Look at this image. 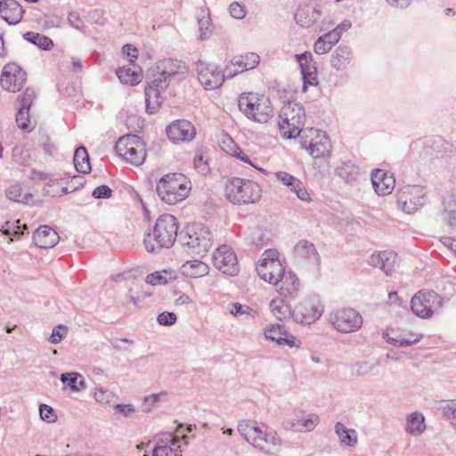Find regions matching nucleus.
I'll list each match as a JSON object with an SVG mask.
<instances>
[{
	"mask_svg": "<svg viewBox=\"0 0 456 456\" xmlns=\"http://www.w3.org/2000/svg\"><path fill=\"white\" fill-rule=\"evenodd\" d=\"M238 432L248 443L265 454L277 455L281 451V440L277 433L268 427H260L256 421H240Z\"/></svg>",
	"mask_w": 456,
	"mask_h": 456,
	"instance_id": "obj_1",
	"label": "nucleus"
},
{
	"mask_svg": "<svg viewBox=\"0 0 456 456\" xmlns=\"http://www.w3.org/2000/svg\"><path fill=\"white\" fill-rule=\"evenodd\" d=\"M178 235L176 218L164 214L159 216L153 229L145 234L143 244L148 252L159 254L163 248H170Z\"/></svg>",
	"mask_w": 456,
	"mask_h": 456,
	"instance_id": "obj_2",
	"label": "nucleus"
},
{
	"mask_svg": "<svg viewBox=\"0 0 456 456\" xmlns=\"http://www.w3.org/2000/svg\"><path fill=\"white\" fill-rule=\"evenodd\" d=\"M211 240L208 227L200 223L186 225L178 235V243L191 256H203L211 247Z\"/></svg>",
	"mask_w": 456,
	"mask_h": 456,
	"instance_id": "obj_3",
	"label": "nucleus"
},
{
	"mask_svg": "<svg viewBox=\"0 0 456 456\" xmlns=\"http://www.w3.org/2000/svg\"><path fill=\"white\" fill-rule=\"evenodd\" d=\"M279 129L281 134L287 139H292L299 136L304 138L305 130L303 126L305 119L304 107L296 102L285 103L279 114Z\"/></svg>",
	"mask_w": 456,
	"mask_h": 456,
	"instance_id": "obj_4",
	"label": "nucleus"
},
{
	"mask_svg": "<svg viewBox=\"0 0 456 456\" xmlns=\"http://www.w3.org/2000/svg\"><path fill=\"white\" fill-rule=\"evenodd\" d=\"M240 110L250 120L266 123L273 116L269 97L256 93H242L238 99Z\"/></svg>",
	"mask_w": 456,
	"mask_h": 456,
	"instance_id": "obj_5",
	"label": "nucleus"
},
{
	"mask_svg": "<svg viewBox=\"0 0 456 456\" xmlns=\"http://www.w3.org/2000/svg\"><path fill=\"white\" fill-rule=\"evenodd\" d=\"M225 193L232 204H249L260 199L261 188L251 180L232 177L226 182Z\"/></svg>",
	"mask_w": 456,
	"mask_h": 456,
	"instance_id": "obj_6",
	"label": "nucleus"
},
{
	"mask_svg": "<svg viewBox=\"0 0 456 456\" xmlns=\"http://www.w3.org/2000/svg\"><path fill=\"white\" fill-rule=\"evenodd\" d=\"M183 178L181 174L171 173L159 179L157 192L164 202L175 205L187 197L188 189L183 183Z\"/></svg>",
	"mask_w": 456,
	"mask_h": 456,
	"instance_id": "obj_7",
	"label": "nucleus"
},
{
	"mask_svg": "<svg viewBox=\"0 0 456 456\" xmlns=\"http://www.w3.org/2000/svg\"><path fill=\"white\" fill-rule=\"evenodd\" d=\"M115 151L126 162L134 166L142 165L146 159L145 143L136 134L121 136L115 144Z\"/></svg>",
	"mask_w": 456,
	"mask_h": 456,
	"instance_id": "obj_8",
	"label": "nucleus"
},
{
	"mask_svg": "<svg viewBox=\"0 0 456 456\" xmlns=\"http://www.w3.org/2000/svg\"><path fill=\"white\" fill-rule=\"evenodd\" d=\"M428 202L426 187L414 184L405 185L397 191L398 207L407 214H413Z\"/></svg>",
	"mask_w": 456,
	"mask_h": 456,
	"instance_id": "obj_9",
	"label": "nucleus"
},
{
	"mask_svg": "<svg viewBox=\"0 0 456 456\" xmlns=\"http://www.w3.org/2000/svg\"><path fill=\"white\" fill-rule=\"evenodd\" d=\"M441 306V297L434 290L427 292L420 290L411 300L412 313L420 318H430Z\"/></svg>",
	"mask_w": 456,
	"mask_h": 456,
	"instance_id": "obj_10",
	"label": "nucleus"
},
{
	"mask_svg": "<svg viewBox=\"0 0 456 456\" xmlns=\"http://www.w3.org/2000/svg\"><path fill=\"white\" fill-rule=\"evenodd\" d=\"M214 266L224 274L235 276L240 272L235 253L228 245H222L213 254Z\"/></svg>",
	"mask_w": 456,
	"mask_h": 456,
	"instance_id": "obj_11",
	"label": "nucleus"
},
{
	"mask_svg": "<svg viewBox=\"0 0 456 456\" xmlns=\"http://www.w3.org/2000/svg\"><path fill=\"white\" fill-rule=\"evenodd\" d=\"M330 322L334 328L343 333L354 332L362 325V315L352 308H345L330 315Z\"/></svg>",
	"mask_w": 456,
	"mask_h": 456,
	"instance_id": "obj_12",
	"label": "nucleus"
},
{
	"mask_svg": "<svg viewBox=\"0 0 456 456\" xmlns=\"http://www.w3.org/2000/svg\"><path fill=\"white\" fill-rule=\"evenodd\" d=\"M196 72L200 84L208 90L220 87L226 77L222 70H218L215 64L203 61L196 62Z\"/></svg>",
	"mask_w": 456,
	"mask_h": 456,
	"instance_id": "obj_13",
	"label": "nucleus"
},
{
	"mask_svg": "<svg viewBox=\"0 0 456 456\" xmlns=\"http://www.w3.org/2000/svg\"><path fill=\"white\" fill-rule=\"evenodd\" d=\"M323 307L318 301L305 298L300 301L292 311V318L297 323L310 324L320 318Z\"/></svg>",
	"mask_w": 456,
	"mask_h": 456,
	"instance_id": "obj_14",
	"label": "nucleus"
},
{
	"mask_svg": "<svg viewBox=\"0 0 456 456\" xmlns=\"http://www.w3.org/2000/svg\"><path fill=\"white\" fill-rule=\"evenodd\" d=\"M27 73L16 63L6 64L1 74L0 83L4 90L17 92L25 85Z\"/></svg>",
	"mask_w": 456,
	"mask_h": 456,
	"instance_id": "obj_15",
	"label": "nucleus"
},
{
	"mask_svg": "<svg viewBox=\"0 0 456 456\" xmlns=\"http://www.w3.org/2000/svg\"><path fill=\"white\" fill-rule=\"evenodd\" d=\"M195 134L194 126L185 119L175 120L167 127V135L174 143L190 142Z\"/></svg>",
	"mask_w": 456,
	"mask_h": 456,
	"instance_id": "obj_16",
	"label": "nucleus"
},
{
	"mask_svg": "<svg viewBox=\"0 0 456 456\" xmlns=\"http://www.w3.org/2000/svg\"><path fill=\"white\" fill-rule=\"evenodd\" d=\"M299 66L304 81L303 90H306L307 86H317V69L313 63V55L309 52H305L295 55Z\"/></svg>",
	"mask_w": 456,
	"mask_h": 456,
	"instance_id": "obj_17",
	"label": "nucleus"
},
{
	"mask_svg": "<svg viewBox=\"0 0 456 456\" xmlns=\"http://www.w3.org/2000/svg\"><path fill=\"white\" fill-rule=\"evenodd\" d=\"M294 257L298 264L309 263L313 265L320 264V256L314 243L306 240H299L294 247Z\"/></svg>",
	"mask_w": 456,
	"mask_h": 456,
	"instance_id": "obj_18",
	"label": "nucleus"
},
{
	"mask_svg": "<svg viewBox=\"0 0 456 456\" xmlns=\"http://www.w3.org/2000/svg\"><path fill=\"white\" fill-rule=\"evenodd\" d=\"M371 183L379 195H388L395 188V179L391 173L382 169H375L371 173Z\"/></svg>",
	"mask_w": 456,
	"mask_h": 456,
	"instance_id": "obj_19",
	"label": "nucleus"
},
{
	"mask_svg": "<svg viewBox=\"0 0 456 456\" xmlns=\"http://www.w3.org/2000/svg\"><path fill=\"white\" fill-rule=\"evenodd\" d=\"M258 276L265 281L275 285L285 273V268L280 261L265 262L256 266Z\"/></svg>",
	"mask_w": 456,
	"mask_h": 456,
	"instance_id": "obj_20",
	"label": "nucleus"
},
{
	"mask_svg": "<svg viewBox=\"0 0 456 456\" xmlns=\"http://www.w3.org/2000/svg\"><path fill=\"white\" fill-rule=\"evenodd\" d=\"M275 286L281 297L287 299H294L298 295L300 281L295 273H284Z\"/></svg>",
	"mask_w": 456,
	"mask_h": 456,
	"instance_id": "obj_21",
	"label": "nucleus"
},
{
	"mask_svg": "<svg viewBox=\"0 0 456 456\" xmlns=\"http://www.w3.org/2000/svg\"><path fill=\"white\" fill-rule=\"evenodd\" d=\"M60 240L58 232L48 225H41L33 233V241L40 248H52Z\"/></svg>",
	"mask_w": 456,
	"mask_h": 456,
	"instance_id": "obj_22",
	"label": "nucleus"
},
{
	"mask_svg": "<svg viewBox=\"0 0 456 456\" xmlns=\"http://www.w3.org/2000/svg\"><path fill=\"white\" fill-rule=\"evenodd\" d=\"M157 69L160 76L167 77L170 81L175 76L185 74L188 70L184 62L171 58L159 61Z\"/></svg>",
	"mask_w": 456,
	"mask_h": 456,
	"instance_id": "obj_23",
	"label": "nucleus"
},
{
	"mask_svg": "<svg viewBox=\"0 0 456 456\" xmlns=\"http://www.w3.org/2000/svg\"><path fill=\"white\" fill-rule=\"evenodd\" d=\"M21 5L15 0H0V13L9 24H17L23 15Z\"/></svg>",
	"mask_w": 456,
	"mask_h": 456,
	"instance_id": "obj_24",
	"label": "nucleus"
},
{
	"mask_svg": "<svg viewBox=\"0 0 456 456\" xmlns=\"http://www.w3.org/2000/svg\"><path fill=\"white\" fill-rule=\"evenodd\" d=\"M259 63V56L255 53H248L245 55L234 56L232 60V65L238 69L234 72H229L226 76L232 77L234 74L254 69Z\"/></svg>",
	"mask_w": 456,
	"mask_h": 456,
	"instance_id": "obj_25",
	"label": "nucleus"
},
{
	"mask_svg": "<svg viewBox=\"0 0 456 456\" xmlns=\"http://www.w3.org/2000/svg\"><path fill=\"white\" fill-rule=\"evenodd\" d=\"M321 17V11L310 5L300 6L295 13L297 23L303 28H309Z\"/></svg>",
	"mask_w": 456,
	"mask_h": 456,
	"instance_id": "obj_26",
	"label": "nucleus"
},
{
	"mask_svg": "<svg viewBox=\"0 0 456 456\" xmlns=\"http://www.w3.org/2000/svg\"><path fill=\"white\" fill-rule=\"evenodd\" d=\"M396 254L393 251H382L378 254H372L370 256V265L379 267L389 274L395 264Z\"/></svg>",
	"mask_w": 456,
	"mask_h": 456,
	"instance_id": "obj_27",
	"label": "nucleus"
},
{
	"mask_svg": "<svg viewBox=\"0 0 456 456\" xmlns=\"http://www.w3.org/2000/svg\"><path fill=\"white\" fill-rule=\"evenodd\" d=\"M336 174L346 183L353 184L360 176V168L351 161L342 163L338 167Z\"/></svg>",
	"mask_w": 456,
	"mask_h": 456,
	"instance_id": "obj_28",
	"label": "nucleus"
},
{
	"mask_svg": "<svg viewBox=\"0 0 456 456\" xmlns=\"http://www.w3.org/2000/svg\"><path fill=\"white\" fill-rule=\"evenodd\" d=\"M351 50L348 46H338L331 55L330 63L337 70L345 69L350 61Z\"/></svg>",
	"mask_w": 456,
	"mask_h": 456,
	"instance_id": "obj_29",
	"label": "nucleus"
},
{
	"mask_svg": "<svg viewBox=\"0 0 456 456\" xmlns=\"http://www.w3.org/2000/svg\"><path fill=\"white\" fill-rule=\"evenodd\" d=\"M182 272L187 277L198 278L208 273V266L200 260L187 261L182 265Z\"/></svg>",
	"mask_w": 456,
	"mask_h": 456,
	"instance_id": "obj_30",
	"label": "nucleus"
},
{
	"mask_svg": "<svg viewBox=\"0 0 456 456\" xmlns=\"http://www.w3.org/2000/svg\"><path fill=\"white\" fill-rule=\"evenodd\" d=\"M73 162L77 172L87 174L91 171L89 155L84 146H80L75 151Z\"/></svg>",
	"mask_w": 456,
	"mask_h": 456,
	"instance_id": "obj_31",
	"label": "nucleus"
},
{
	"mask_svg": "<svg viewBox=\"0 0 456 456\" xmlns=\"http://www.w3.org/2000/svg\"><path fill=\"white\" fill-rule=\"evenodd\" d=\"M443 218L450 228L456 227V197L450 195L444 200Z\"/></svg>",
	"mask_w": 456,
	"mask_h": 456,
	"instance_id": "obj_32",
	"label": "nucleus"
},
{
	"mask_svg": "<svg viewBox=\"0 0 456 456\" xmlns=\"http://www.w3.org/2000/svg\"><path fill=\"white\" fill-rule=\"evenodd\" d=\"M300 139L302 147L306 149L309 154L314 159L324 157L325 154L329 152V142L327 140L325 142L322 140L314 142V140H312L309 144H307L306 140L304 141V138Z\"/></svg>",
	"mask_w": 456,
	"mask_h": 456,
	"instance_id": "obj_33",
	"label": "nucleus"
},
{
	"mask_svg": "<svg viewBox=\"0 0 456 456\" xmlns=\"http://www.w3.org/2000/svg\"><path fill=\"white\" fill-rule=\"evenodd\" d=\"M145 103L146 111L149 114L156 113L162 103L160 91H159V89H153V87H145Z\"/></svg>",
	"mask_w": 456,
	"mask_h": 456,
	"instance_id": "obj_34",
	"label": "nucleus"
},
{
	"mask_svg": "<svg viewBox=\"0 0 456 456\" xmlns=\"http://www.w3.org/2000/svg\"><path fill=\"white\" fill-rule=\"evenodd\" d=\"M61 381L75 392H79L86 388L85 379L77 372L62 373L61 375Z\"/></svg>",
	"mask_w": 456,
	"mask_h": 456,
	"instance_id": "obj_35",
	"label": "nucleus"
},
{
	"mask_svg": "<svg viewBox=\"0 0 456 456\" xmlns=\"http://www.w3.org/2000/svg\"><path fill=\"white\" fill-rule=\"evenodd\" d=\"M335 432L339 436L341 444L353 447L357 443V433L354 429L346 428L341 422L335 425Z\"/></svg>",
	"mask_w": 456,
	"mask_h": 456,
	"instance_id": "obj_36",
	"label": "nucleus"
},
{
	"mask_svg": "<svg viewBox=\"0 0 456 456\" xmlns=\"http://www.w3.org/2000/svg\"><path fill=\"white\" fill-rule=\"evenodd\" d=\"M425 418L421 413L413 412L407 419L406 431L411 435L419 436L425 430Z\"/></svg>",
	"mask_w": 456,
	"mask_h": 456,
	"instance_id": "obj_37",
	"label": "nucleus"
},
{
	"mask_svg": "<svg viewBox=\"0 0 456 456\" xmlns=\"http://www.w3.org/2000/svg\"><path fill=\"white\" fill-rule=\"evenodd\" d=\"M270 310L273 315L280 321L286 319L288 316H292V311L289 304L283 299H273L270 302Z\"/></svg>",
	"mask_w": 456,
	"mask_h": 456,
	"instance_id": "obj_38",
	"label": "nucleus"
},
{
	"mask_svg": "<svg viewBox=\"0 0 456 456\" xmlns=\"http://www.w3.org/2000/svg\"><path fill=\"white\" fill-rule=\"evenodd\" d=\"M116 74L122 84L134 86L141 82V74L135 69L127 67L118 68Z\"/></svg>",
	"mask_w": 456,
	"mask_h": 456,
	"instance_id": "obj_39",
	"label": "nucleus"
},
{
	"mask_svg": "<svg viewBox=\"0 0 456 456\" xmlns=\"http://www.w3.org/2000/svg\"><path fill=\"white\" fill-rule=\"evenodd\" d=\"M6 197L12 201L29 204L33 195L29 192H23L21 186L19 183L11 185L5 191Z\"/></svg>",
	"mask_w": 456,
	"mask_h": 456,
	"instance_id": "obj_40",
	"label": "nucleus"
},
{
	"mask_svg": "<svg viewBox=\"0 0 456 456\" xmlns=\"http://www.w3.org/2000/svg\"><path fill=\"white\" fill-rule=\"evenodd\" d=\"M23 37L42 50H50L53 47V40L39 33L28 31L23 35Z\"/></svg>",
	"mask_w": 456,
	"mask_h": 456,
	"instance_id": "obj_41",
	"label": "nucleus"
},
{
	"mask_svg": "<svg viewBox=\"0 0 456 456\" xmlns=\"http://www.w3.org/2000/svg\"><path fill=\"white\" fill-rule=\"evenodd\" d=\"M1 232L6 236L20 237L28 232V226L25 224H21L20 220L7 221L2 226Z\"/></svg>",
	"mask_w": 456,
	"mask_h": 456,
	"instance_id": "obj_42",
	"label": "nucleus"
},
{
	"mask_svg": "<svg viewBox=\"0 0 456 456\" xmlns=\"http://www.w3.org/2000/svg\"><path fill=\"white\" fill-rule=\"evenodd\" d=\"M180 445L176 447H171L167 444H156L152 450V456H179Z\"/></svg>",
	"mask_w": 456,
	"mask_h": 456,
	"instance_id": "obj_43",
	"label": "nucleus"
},
{
	"mask_svg": "<svg viewBox=\"0 0 456 456\" xmlns=\"http://www.w3.org/2000/svg\"><path fill=\"white\" fill-rule=\"evenodd\" d=\"M36 97V93L31 88H27L25 92L18 96L19 110H30L31 104Z\"/></svg>",
	"mask_w": 456,
	"mask_h": 456,
	"instance_id": "obj_44",
	"label": "nucleus"
},
{
	"mask_svg": "<svg viewBox=\"0 0 456 456\" xmlns=\"http://www.w3.org/2000/svg\"><path fill=\"white\" fill-rule=\"evenodd\" d=\"M199 32H200V38L201 40L207 39L211 35V18L209 13L204 14L201 17H199Z\"/></svg>",
	"mask_w": 456,
	"mask_h": 456,
	"instance_id": "obj_45",
	"label": "nucleus"
},
{
	"mask_svg": "<svg viewBox=\"0 0 456 456\" xmlns=\"http://www.w3.org/2000/svg\"><path fill=\"white\" fill-rule=\"evenodd\" d=\"M285 330H286L284 327L280 324L272 325L270 328L265 329V336L267 339L275 341L277 344H279V337H282Z\"/></svg>",
	"mask_w": 456,
	"mask_h": 456,
	"instance_id": "obj_46",
	"label": "nucleus"
},
{
	"mask_svg": "<svg viewBox=\"0 0 456 456\" xmlns=\"http://www.w3.org/2000/svg\"><path fill=\"white\" fill-rule=\"evenodd\" d=\"M16 122L18 126L26 132L30 131L29 124H30V118H29V110H19L16 114Z\"/></svg>",
	"mask_w": 456,
	"mask_h": 456,
	"instance_id": "obj_47",
	"label": "nucleus"
},
{
	"mask_svg": "<svg viewBox=\"0 0 456 456\" xmlns=\"http://www.w3.org/2000/svg\"><path fill=\"white\" fill-rule=\"evenodd\" d=\"M375 364L369 365L367 362H356L351 366V373L353 376L367 375L375 369Z\"/></svg>",
	"mask_w": 456,
	"mask_h": 456,
	"instance_id": "obj_48",
	"label": "nucleus"
},
{
	"mask_svg": "<svg viewBox=\"0 0 456 456\" xmlns=\"http://www.w3.org/2000/svg\"><path fill=\"white\" fill-rule=\"evenodd\" d=\"M279 344L280 346H288L289 347H297L298 348L301 345V341L298 340L295 336L285 330L284 335L282 337H279Z\"/></svg>",
	"mask_w": 456,
	"mask_h": 456,
	"instance_id": "obj_49",
	"label": "nucleus"
},
{
	"mask_svg": "<svg viewBox=\"0 0 456 456\" xmlns=\"http://www.w3.org/2000/svg\"><path fill=\"white\" fill-rule=\"evenodd\" d=\"M180 438L173 435L171 432L162 433L159 435L157 444H167L171 447H176Z\"/></svg>",
	"mask_w": 456,
	"mask_h": 456,
	"instance_id": "obj_50",
	"label": "nucleus"
},
{
	"mask_svg": "<svg viewBox=\"0 0 456 456\" xmlns=\"http://www.w3.org/2000/svg\"><path fill=\"white\" fill-rule=\"evenodd\" d=\"M39 414L43 420L47 421L49 423L54 422L56 419V415L54 413L53 409L51 406L45 403L40 404Z\"/></svg>",
	"mask_w": 456,
	"mask_h": 456,
	"instance_id": "obj_51",
	"label": "nucleus"
},
{
	"mask_svg": "<svg viewBox=\"0 0 456 456\" xmlns=\"http://www.w3.org/2000/svg\"><path fill=\"white\" fill-rule=\"evenodd\" d=\"M158 322L163 326H171L176 322L177 317L175 313L163 312L159 314Z\"/></svg>",
	"mask_w": 456,
	"mask_h": 456,
	"instance_id": "obj_52",
	"label": "nucleus"
},
{
	"mask_svg": "<svg viewBox=\"0 0 456 456\" xmlns=\"http://www.w3.org/2000/svg\"><path fill=\"white\" fill-rule=\"evenodd\" d=\"M67 332H68V329L64 325H58V326L54 327L53 330L51 338H50L51 343L58 344L59 342H61L62 338H64L66 336Z\"/></svg>",
	"mask_w": 456,
	"mask_h": 456,
	"instance_id": "obj_53",
	"label": "nucleus"
},
{
	"mask_svg": "<svg viewBox=\"0 0 456 456\" xmlns=\"http://www.w3.org/2000/svg\"><path fill=\"white\" fill-rule=\"evenodd\" d=\"M170 82L167 77L160 76V72H159V76L155 77L147 87H153V89H159V91H160L166 89Z\"/></svg>",
	"mask_w": 456,
	"mask_h": 456,
	"instance_id": "obj_54",
	"label": "nucleus"
},
{
	"mask_svg": "<svg viewBox=\"0 0 456 456\" xmlns=\"http://www.w3.org/2000/svg\"><path fill=\"white\" fill-rule=\"evenodd\" d=\"M111 189L108 185L102 184L93 191L92 196L94 199H109L111 196Z\"/></svg>",
	"mask_w": 456,
	"mask_h": 456,
	"instance_id": "obj_55",
	"label": "nucleus"
},
{
	"mask_svg": "<svg viewBox=\"0 0 456 456\" xmlns=\"http://www.w3.org/2000/svg\"><path fill=\"white\" fill-rule=\"evenodd\" d=\"M229 12L231 16L235 19H242L246 15L245 6L240 4L238 2H233L230 4Z\"/></svg>",
	"mask_w": 456,
	"mask_h": 456,
	"instance_id": "obj_56",
	"label": "nucleus"
},
{
	"mask_svg": "<svg viewBox=\"0 0 456 456\" xmlns=\"http://www.w3.org/2000/svg\"><path fill=\"white\" fill-rule=\"evenodd\" d=\"M146 282L151 285L166 284L167 280L160 272H155L146 276Z\"/></svg>",
	"mask_w": 456,
	"mask_h": 456,
	"instance_id": "obj_57",
	"label": "nucleus"
},
{
	"mask_svg": "<svg viewBox=\"0 0 456 456\" xmlns=\"http://www.w3.org/2000/svg\"><path fill=\"white\" fill-rule=\"evenodd\" d=\"M319 417L315 414L309 415L306 419H300L301 431L303 428L313 430L318 423Z\"/></svg>",
	"mask_w": 456,
	"mask_h": 456,
	"instance_id": "obj_58",
	"label": "nucleus"
},
{
	"mask_svg": "<svg viewBox=\"0 0 456 456\" xmlns=\"http://www.w3.org/2000/svg\"><path fill=\"white\" fill-rule=\"evenodd\" d=\"M275 176L279 181H281L284 185L289 184V183H296L297 185H299L300 180L291 175L289 173L279 171L275 173Z\"/></svg>",
	"mask_w": 456,
	"mask_h": 456,
	"instance_id": "obj_59",
	"label": "nucleus"
},
{
	"mask_svg": "<svg viewBox=\"0 0 456 456\" xmlns=\"http://www.w3.org/2000/svg\"><path fill=\"white\" fill-rule=\"evenodd\" d=\"M331 45H330L322 37H320L314 45V53L317 54H324L328 53L331 49Z\"/></svg>",
	"mask_w": 456,
	"mask_h": 456,
	"instance_id": "obj_60",
	"label": "nucleus"
},
{
	"mask_svg": "<svg viewBox=\"0 0 456 456\" xmlns=\"http://www.w3.org/2000/svg\"><path fill=\"white\" fill-rule=\"evenodd\" d=\"M68 20L70 25L77 30H82L85 27L84 20L75 12H71L69 13Z\"/></svg>",
	"mask_w": 456,
	"mask_h": 456,
	"instance_id": "obj_61",
	"label": "nucleus"
},
{
	"mask_svg": "<svg viewBox=\"0 0 456 456\" xmlns=\"http://www.w3.org/2000/svg\"><path fill=\"white\" fill-rule=\"evenodd\" d=\"M282 426L286 430L301 431L300 418L297 416L296 418L286 419L283 421Z\"/></svg>",
	"mask_w": 456,
	"mask_h": 456,
	"instance_id": "obj_62",
	"label": "nucleus"
},
{
	"mask_svg": "<svg viewBox=\"0 0 456 456\" xmlns=\"http://www.w3.org/2000/svg\"><path fill=\"white\" fill-rule=\"evenodd\" d=\"M94 398L97 402L105 403L112 398V394L107 389L98 388L94 392Z\"/></svg>",
	"mask_w": 456,
	"mask_h": 456,
	"instance_id": "obj_63",
	"label": "nucleus"
},
{
	"mask_svg": "<svg viewBox=\"0 0 456 456\" xmlns=\"http://www.w3.org/2000/svg\"><path fill=\"white\" fill-rule=\"evenodd\" d=\"M196 169L201 174H206L208 171V165L201 154H197L193 159Z\"/></svg>",
	"mask_w": 456,
	"mask_h": 456,
	"instance_id": "obj_64",
	"label": "nucleus"
}]
</instances>
